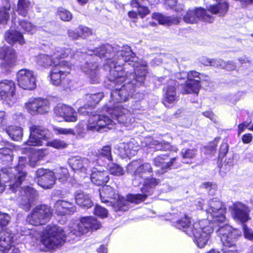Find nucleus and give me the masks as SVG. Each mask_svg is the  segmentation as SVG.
Returning <instances> with one entry per match:
<instances>
[{
  "mask_svg": "<svg viewBox=\"0 0 253 253\" xmlns=\"http://www.w3.org/2000/svg\"><path fill=\"white\" fill-rule=\"evenodd\" d=\"M98 65L96 63H86L83 68V71L88 74L92 84H96L99 82V77L97 72Z\"/></svg>",
  "mask_w": 253,
  "mask_h": 253,
  "instance_id": "31",
  "label": "nucleus"
},
{
  "mask_svg": "<svg viewBox=\"0 0 253 253\" xmlns=\"http://www.w3.org/2000/svg\"><path fill=\"white\" fill-rule=\"evenodd\" d=\"M90 171V179L95 185L99 186L107 183L109 179V174L107 171L104 170H98L97 169L93 168Z\"/></svg>",
  "mask_w": 253,
  "mask_h": 253,
  "instance_id": "27",
  "label": "nucleus"
},
{
  "mask_svg": "<svg viewBox=\"0 0 253 253\" xmlns=\"http://www.w3.org/2000/svg\"><path fill=\"white\" fill-rule=\"evenodd\" d=\"M118 149L122 157H131L136 154L138 146L135 144L134 140H131L127 143H120Z\"/></svg>",
  "mask_w": 253,
  "mask_h": 253,
  "instance_id": "26",
  "label": "nucleus"
},
{
  "mask_svg": "<svg viewBox=\"0 0 253 253\" xmlns=\"http://www.w3.org/2000/svg\"><path fill=\"white\" fill-rule=\"evenodd\" d=\"M242 139L244 143H249L252 141L253 135L250 133H246L243 135Z\"/></svg>",
  "mask_w": 253,
  "mask_h": 253,
  "instance_id": "62",
  "label": "nucleus"
},
{
  "mask_svg": "<svg viewBox=\"0 0 253 253\" xmlns=\"http://www.w3.org/2000/svg\"><path fill=\"white\" fill-rule=\"evenodd\" d=\"M216 233L220 237L221 241L222 237L225 236L227 237L228 241L233 242L234 245H236L237 239L241 235V232L240 230L233 229L231 226L227 224L219 227L216 231Z\"/></svg>",
  "mask_w": 253,
  "mask_h": 253,
  "instance_id": "23",
  "label": "nucleus"
},
{
  "mask_svg": "<svg viewBox=\"0 0 253 253\" xmlns=\"http://www.w3.org/2000/svg\"><path fill=\"white\" fill-rule=\"evenodd\" d=\"M138 13L141 17L143 18L149 13V10L145 6H140L138 7Z\"/></svg>",
  "mask_w": 253,
  "mask_h": 253,
  "instance_id": "57",
  "label": "nucleus"
},
{
  "mask_svg": "<svg viewBox=\"0 0 253 253\" xmlns=\"http://www.w3.org/2000/svg\"><path fill=\"white\" fill-rule=\"evenodd\" d=\"M75 200L76 203L80 206L89 208L93 206V202L88 194L78 193L75 196Z\"/></svg>",
  "mask_w": 253,
  "mask_h": 253,
  "instance_id": "36",
  "label": "nucleus"
},
{
  "mask_svg": "<svg viewBox=\"0 0 253 253\" xmlns=\"http://www.w3.org/2000/svg\"><path fill=\"white\" fill-rule=\"evenodd\" d=\"M9 5L0 6V24H5L9 18Z\"/></svg>",
  "mask_w": 253,
  "mask_h": 253,
  "instance_id": "44",
  "label": "nucleus"
},
{
  "mask_svg": "<svg viewBox=\"0 0 253 253\" xmlns=\"http://www.w3.org/2000/svg\"><path fill=\"white\" fill-rule=\"evenodd\" d=\"M38 156L39 155L37 153H34L29 157L28 161L30 166L34 167L37 165V163L39 161Z\"/></svg>",
  "mask_w": 253,
  "mask_h": 253,
  "instance_id": "54",
  "label": "nucleus"
},
{
  "mask_svg": "<svg viewBox=\"0 0 253 253\" xmlns=\"http://www.w3.org/2000/svg\"><path fill=\"white\" fill-rule=\"evenodd\" d=\"M87 115L90 116L91 114L92 116L89 118L88 120V123L87 125V129L91 131H99L101 129L108 127L112 123L109 117L104 114L94 115L92 113H89V111H86Z\"/></svg>",
  "mask_w": 253,
  "mask_h": 253,
  "instance_id": "13",
  "label": "nucleus"
},
{
  "mask_svg": "<svg viewBox=\"0 0 253 253\" xmlns=\"http://www.w3.org/2000/svg\"><path fill=\"white\" fill-rule=\"evenodd\" d=\"M169 156L168 155H160L153 159V165L161 169V172L156 171L160 174L166 172L173 165L176 160V158L174 157L170 159L169 162H165Z\"/></svg>",
  "mask_w": 253,
  "mask_h": 253,
  "instance_id": "24",
  "label": "nucleus"
},
{
  "mask_svg": "<svg viewBox=\"0 0 253 253\" xmlns=\"http://www.w3.org/2000/svg\"><path fill=\"white\" fill-rule=\"evenodd\" d=\"M92 52L100 58L106 57L108 59L110 57V54L112 52L115 54L112 59H108L105 66L106 68H110L109 80L114 84H121L127 80L126 78L127 74L123 70V65L125 66L124 69L129 65L133 67L134 72L130 74L133 79L130 82L128 81L121 88L117 87L113 90L111 93L110 104L105 106L103 109L119 123L126 126L132 124L134 119L131 117L129 111L121 105H116L115 103L126 101L131 95L134 86H139L144 83L147 74V64L145 62L140 64L138 62L134 53L127 45L120 47L107 44L95 48Z\"/></svg>",
  "mask_w": 253,
  "mask_h": 253,
  "instance_id": "1",
  "label": "nucleus"
},
{
  "mask_svg": "<svg viewBox=\"0 0 253 253\" xmlns=\"http://www.w3.org/2000/svg\"><path fill=\"white\" fill-rule=\"evenodd\" d=\"M104 97L103 92H98L97 93L87 94L86 99L89 102L88 106L93 107L95 106Z\"/></svg>",
  "mask_w": 253,
  "mask_h": 253,
  "instance_id": "41",
  "label": "nucleus"
},
{
  "mask_svg": "<svg viewBox=\"0 0 253 253\" xmlns=\"http://www.w3.org/2000/svg\"><path fill=\"white\" fill-rule=\"evenodd\" d=\"M6 132L11 139L15 140V126H8L6 129Z\"/></svg>",
  "mask_w": 253,
  "mask_h": 253,
  "instance_id": "56",
  "label": "nucleus"
},
{
  "mask_svg": "<svg viewBox=\"0 0 253 253\" xmlns=\"http://www.w3.org/2000/svg\"><path fill=\"white\" fill-rule=\"evenodd\" d=\"M16 178V176L12 172V169L11 168H3L0 171V180L4 182H10L12 180H14ZM9 189L13 192L15 193L16 186L15 185V181L13 183L9 185Z\"/></svg>",
  "mask_w": 253,
  "mask_h": 253,
  "instance_id": "29",
  "label": "nucleus"
},
{
  "mask_svg": "<svg viewBox=\"0 0 253 253\" xmlns=\"http://www.w3.org/2000/svg\"><path fill=\"white\" fill-rule=\"evenodd\" d=\"M37 183L44 189H50L55 184V177L52 171L39 169L36 172Z\"/></svg>",
  "mask_w": 253,
  "mask_h": 253,
  "instance_id": "18",
  "label": "nucleus"
},
{
  "mask_svg": "<svg viewBox=\"0 0 253 253\" xmlns=\"http://www.w3.org/2000/svg\"><path fill=\"white\" fill-rule=\"evenodd\" d=\"M152 17L157 20L159 24L163 25L177 24L181 19L180 16H166L160 13H154Z\"/></svg>",
  "mask_w": 253,
  "mask_h": 253,
  "instance_id": "32",
  "label": "nucleus"
},
{
  "mask_svg": "<svg viewBox=\"0 0 253 253\" xmlns=\"http://www.w3.org/2000/svg\"><path fill=\"white\" fill-rule=\"evenodd\" d=\"M5 40L10 45H13L16 42V29L11 28L7 31L4 36Z\"/></svg>",
  "mask_w": 253,
  "mask_h": 253,
  "instance_id": "45",
  "label": "nucleus"
},
{
  "mask_svg": "<svg viewBox=\"0 0 253 253\" xmlns=\"http://www.w3.org/2000/svg\"><path fill=\"white\" fill-rule=\"evenodd\" d=\"M54 133L57 135H75L74 130L71 128H63L60 127H53Z\"/></svg>",
  "mask_w": 253,
  "mask_h": 253,
  "instance_id": "46",
  "label": "nucleus"
},
{
  "mask_svg": "<svg viewBox=\"0 0 253 253\" xmlns=\"http://www.w3.org/2000/svg\"><path fill=\"white\" fill-rule=\"evenodd\" d=\"M144 179L143 186L141 188L143 194H129L127 195V199L131 203L138 204L144 201L148 195L152 194L153 190L161 182L159 179L154 177Z\"/></svg>",
  "mask_w": 253,
  "mask_h": 253,
  "instance_id": "8",
  "label": "nucleus"
},
{
  "mask_svg": "<svg viewBox=\"0 0 253 253\" xmlns=\"http://www.w3.org/2000/svg\"><path fill=\"white\" fill-rule=\"evenodd\" d=\"M236 67V65L233 61H229L226 62L225 69L228 71H232L235 70Z\"/></svg>",
  "mask_w": 253,
  "mask_h": 253,
  "instance_id": "61",
  "label": "nucleus"
},
{
  "mask_svg": "<svg viewBox=\"0 0 253 253\" xmlns=\"http://www.w3.org/2000/svg\"><path fill=\"white\" fill-rule=\"evenodd\" d=\"M63 228L57 225H47L42 232L41 242L48 250L62 246L66 239Z\"/></svg>",
  "mask_w": 253,
  "mask_h": 253,
  "instance_id": "3",
  "label": "nucleus"
},
{
  "mask_svg": "<svg viewBox=\"0 0 253 253\" xmlns=\"http://www.w3.org/2000/svg\"><path fill=\"white\" fill-rule=\"evenodd\" d=\"M18 86L25 90H33L36 87V77L33 72L28 69H22L17 73Z\"/></svg>",
  "mask_w": 253,
  "mask_h": 253,
  "instance_id": "12",
  "label": "nucleus"
},
{
  "mask_svg": "<svg viewBox=\"0 0 253 253\" xmlns=\"http://www.w3.org/2000/svg\"><path fill=\"white\" fill-rule=\"evenodd\" d=\"M108 169L111 174L119 176L125 174V170L120 165L115 163H111L108 165Z\"/></svg>",
  "mask_w": 253,
  "mask_h": 253,
  "instance_id": "43",
  "label": "nucleus"
},
{
  "mask_svg": "<svg viewBox=\"0 0 253 253\" xmlns=\"http://www.w3.org/2000/svg\"><path fill=\"white\" fill-rule=\"evenodd\" d=\"M15 92V84L13 81L3 80L0 82V96L10 105H13L16 100Z\"/></svg>",
  "mask_w": 253,
  "mask_h": 253,
  "instance_id": "15",
  "label": "nucleus"
},
{
  "mask_svg": "<svg viewBox=\"0 0 253 253\" xmlns=\"http://www.w3.org/2000/svg\"><path fill=\"white\" fill-rule=\"evenodd\" d=\"M94 213L96 216L104 218L107 216L108 211L107 209L97 205L94 208Z\"/></svg>",
  "mask_w": 253,
  "mask_h": 253,
  "instance_id": "49",
  "label": "nucleus"
},
{
  "mask_svg": "<svg viewBox=\"0 0 253 253\" xmlns=\"http://www.w3.org/2000/svg\"><path fill=\"white\" fill-rule=\"evenodd\" d=\"M54 176L55 181L58 179L59 181L64 182L67 180L68 177V170L66 168L59 167L54 169Z\"/></svg>",
  "mask_w": 253,
  "mask_h": 253,
  "instance_id": "39",
  "label": "nucleus"
},
{
  "mask_svg": "<svg viewBox=\"0 0 253 253\" xmlns=\"http://www.w3.org/2000/svg\"><path fill=\"white\" fill-rule=\"evenodd\" d=\"M228 145L226 143H222L220 146L219 150V156L224 157L228 152Z\"/></svg>",
  "mask_w": 253,
  "mask_h": 253,
  "instance_id": "58",
  "label": "nucleus"
},
{
  "mask_svg": "<svg viewBox=\"0 0 253 253\" xmlns=\"http://www.w3.org/2000/svg\"><path fill=\"white\" fill-rule=\"evenodd\" d=\"M68 163L74 170H78L84 173L90 171L91 163L87 158L79 156L73 157L69 159Z\"/></svg>",
  "mask_w": 253,
  "mask_h": 253,
  "instance_id": "20",
  "label": "nucleus"
},
{
  "mask_svg": "<svg viewBox=\"0 0 253 253\" xmlns=\"http://www.w3.org/2000/svg\"><path fill=\"white\" fill-rule=\"evenodd\" d=\"M229 8L228 3L223 1L215 4L210 5L208 8V13L217 15L218 16H224L227 12Z\"/></svg>",
  "mask_w": 253,
  "mask_h": 253,
  "instance_id": "30",
  "label": "nucleus"
},
{
  "mask_svg": "<svg viewBox=\"0 0 253 253\" xmlns=\"http://www.w3.org/2000/svg\"><path fill=\"white\" fill-rule=\"evenodd\" d=\"M56 116L64 119L66 122H73L77 121V113L71 107L58 104L54 109Z\"/></svg>",
  "mask_w": 253,
  "mask_h": 253,
  "instance_id": "22",
  "label": "nucleus"
},
{
  "mask_svg": "<svg viewBox=\"0 0 253 253\" xmlns=\"http://www.w3.org/2000/svg\"><path fill=\"white\" fill-rule=\"evenodd\" d=\"M243 229L244 237L246 239L253 241V230L245 224H243Z\"/></svg>",
  "mask_w": 253,
  "mask_h": 253,
  "instance_id": "52",
  "label": "nucleus"
},
{
  "mask_svg": "<svg viewBox=\"0 0 253 253\" xmlns=\"http://www.w3.org/2000/svg\"><path fill=\"white\" fill-rule=\"evenodd\" d=\"M101 224L95 217L87 216L82 217L79 223H73L69 227V236H80L87 233L90 229L100 228Z\"/></svg>",
  "mask_w": 253,
  "mask_h": 253,
  "instance_id": "5",
  "label": "nucleus"
},
{
  "mask_svg": "<svg viewBox=\"0 0 253 253\" xmlns=\"http://www.w3.org/2000/svg\"><path fill=\"white\" fill-rule=\"evenodd\" d=\"M33 2L31 0H18L17 5V12L23 16L27 15L29 10L32 7Z\"/></svg>",
  "mask_w": 253,
  "mask_h": 253,
  "instance_id": "37",
  "label": "nucleus"
},
{
  "mask_svg": "<svg viewBox=\"0 0 253 253\" xmlns=\"http://www.w3.org/2000/svg\"><path fill=\"white\" fill-rule=\"evenodd\" d=\"M28 162L29 161L26 157L19 158L18 165L17 166V184L21 183L25 179L26 172L23 170V168Z\"/></svg>",
  "mask_w": 253,
  "mask_h": 253,
  "instance_id": "35",
  "label": "nucleus"
},
{
  "mask_svg": "<svg viewBox=\"0 0 253 253\" xmlns=\"http://www.w3.org/2000/svg\"><path fill=\"white\" fill-rule=\"evenodd\" d=\"M13 160V152L7 148L0 149V160L4 164L11 162Z\"/></svg>",
  "mask_w": 253,
  "mask_h": 253,
  "instance_id": "38",
  "label": "nucleus"
},
{
  "mask_svg": "<svg viewBox=\"0 0 253 253\" xmlns=\"http://www.w3.org/2000/svg\"><path fill=\"white\" fill-rule=\"evenodd\" d=\"M232 214L234 218L244 223L249 220V213L250 210L245 205L240 202H237L233 204L230 207Z\"/></svg>",
  "mask_w": 253,
  "mask_h": 253,
  "instance_id": "21",
  "label": "nucleus"
},
{
  "mask_svg": "<svg viewBox=\"0 0 253 253\" xmlns=\"http://www.w3.org/2000/svg\"><path fill=\"white\" fill-rule=\"evenodd\" d=\"M214 17L208 11L201 7L195 10H189L183 17V20L188 23H196L199 20L206 22L211 23L214 21Z\"/></svg>",
  "mask_w": 253,
  "mask_h": 253,
  "instance_id": "14",
  "label": "nucleus"
},
{
  "mask_svg": "<svg viewBox=\"0 0 253 253\" xmlns=\"http://www.w3.org/2000/svg\"><path fill=\"white\" fill-rule=\"evenodd\" d=\"M19 26L24 30L27 32H32L33 27L30 22L27 21H22L19 22Z\"/></svg>",
  "mask_w": 253,
  "mask_h": 253,
  "instance_id": "53",
  "label": "nucleus"
},
{
  "mask_svg": "<svg viewBox=\"0 0 253 253\" xmlns=\"http://www.w3.org/2000/svg\"><path fill=\"white\" fill-rule=\"evenodd\" d=\"M205 209L208 215L207 219H202L191 224L190 218L185 215L178 220L175 226L186 232L189 236H193L195 242L199 248H204L209 240L213 229V223H223L225 221V208L219 200L212 199Z\"/></svg>",
  "mask_w": 253,
  "mask_h": 253,
  "instance_id": "2",
  "label": "nucleus"
},
{
  "mask_svg": "<svg viewBox=\"0 0 253 253\" xmlns=\"http://www.w3.org/2000/svg\"><path fill=\"white\" fill-rule=\"evenodd\" d=\"M57 64L52 67L50 75L51 82L55 85L61 84L71 68V64L65 60L58 62Z\"/></svg>",
  "mask_w": 253,
  "mask_h": 253,
  "instance_id": "11",
  "label": "nucleus"
},
{
  "mask_svg": "<svg viewBox=\"0 0 253 253\" xmlns=\"http://www.w3.org/2000/svg\"><path fill=\"white\" fill-rule=\"evenodd\" d=\"M202 114L204 116L209 118L210 119H211L212 121H215L216 120L215 116L211 112H210V111L204 112H203Z\"/></svg>",
  "mask_w": 253,
  "mask_h": 253,
  "instance_id": "64",
  "label": "nucleus"
},
{
  "mask_svg": "<svg viewBox=\"0 0 253 253\" xmlns=\"http://www.w3.org/2000/svg\"><path fill=\"white\" fill-rule=\"evenodd\" d=\"M20 192L22 198H25L24 203L21 204L22 208L26 211L29 210L31 206V203L36 196V191L29 187H26L22 188Z\"/></svg>",
  "mask_w": 253,
  "mask_h": 253,
  "instance_id": "28",
  "label": "nucleus"
},
{
  "mask_svg": "<svg viewBox=\"0 0 253 253\" xmlns=\"http://www.w3.org/2000/svg\"><path fill=\"white\" fill-rule=\"evenodd\" d=\"M74 56V54L70 48L56 47L53 54L51 57L46 54H40L37 57L36 61L37 64L42 67H47L52 66L53 67L56 65H58V62L62 61L58 59L59 57L64 58L70 56L72 58Z\"/></svg>",
  "mask_w": 253,
  "mask_h": 253,
  "instance_id": "6",
  "label": "nucleus"
},
{
  "mask_svg": "<svg viewBox=\"0 0 253 253\" xmlns=\"http://www.w3.org/2000/svg\"><path fill=\"white\" fill-rule=\"evenodd\" d=\"M180 154L183 159H192L196 157L197 150L195 149H183Z\"/></svg>",
  "mask_w": 253,
  "mask_h": 253,
  "instance_id": "47",
  "label": "nucleus"
},
{
  "mask_svg": "<svg viewBox=\"0 0 253 253\" xmlns=\"http://www.w3.org/2000/svg\"><path fill=\"white\" fill-rule=\"evenodd\" d=\"M68 34L69 37L73 40H76L78 39L79 37H81L79 30L78 31L74 30H69L68 32Z\"/></svg>",
  "mask_w": 253,
  "mask_h": 253,
  "instance_id": "60",
  "label": "nucleus"
},
{
  "mask_svg": "<svg viewBox=\"0 0 253 253\" xmlns=\"http://www.w3.org/2000/svg\"><path fill=\"white\" fill-rule=\"evenodd\" d=\"M54 207L56 213L60 215L71 214L76 211V207L73 203L66 200H58Z\"/></svg>",
  "mask_w": 253,
  "mask_h": 253,
  "instance_id": "25",
  "label": "nucleus"
},
{
  "mask_svg": "<svg viewBox=\"0 0 253 253\" xmlns=\"http://www.w3.org/2000/svg\"><path fill=\"white\" fill-rule=\"evenodd\" d=\"M51 216V210L45 205L37 206L27 216V221L29 224L38 226L44 224Z\"/></svg>",
  "mask_w": 253,
  "mask_h": 253,
  "instance_id": "9",
  "label": "nucleus"
},
{
  "mask_svg": "<svg viewBox=\"0 0 253 253\" xmlns=\"http://www.w3.org/2000/svg\"><path fill=\"white\" fill-rule=\"evenodd\" d=\"M226 62L220 59H214L212 66L220 68L221 69H225L226 66Z\"/></svg>",
  "mask_w": 253,
  "mask_h": 253,
  "instance_id": "55",
  "label": "nucleus"
},
{
  "mask_svg": "<svg viewBox=\"0 0 253 253\" xmlns=\"http://www.w3.org/2000/svg\"><path fill=\"white\" fill-rule=\"evenodd\" d=\"M48 145L56 149H62L67 146V144L64 141L58 139H54L49 142Z\"/></svg>",
  "mask_w": 253,
  "mask_h": 253,
  "instance_id": "50",
  "label": "nucleus"
},
{
  "mask_svg": "<svg viewBox=\"0 0 253 253\" xmlns=\"http://www.w3.org/2000/svg\"><path fill=\"white\" fill-rule=\"evenodd\" d=\"M127 172L131 175L134 184L137 185L141 182L147 175L153 173V168L151 164L144 163L139 165L137 161H133L127 166Z\"/></svg>",
  "mask_w": 253,
  "mask_h": 253,
  "instance_id": "7",
  "label": "nucleus"
},
{
  "mask_svg": "<svg viewBox=\"0 0 253 253\" xmlns=\"http://www.w3.org/2000/svg\"><path fill=\"white\" fill-rule=\"evenodd\" d=\"M30 134L28 142L29 146H37L42 145V140L44 139L47 133V130L42 126L33 125L30 128Z\"/></svg>",
  "mask_w": 253,
  "mask_h": 253,
  "instance_id": "17",
  "label": "nucleus"
},
{
  "mask_svg": "<svg viewBox=\"0 0 253 253\" xmlns=\"http://www.w3.org/2000/svg\"><path fill=\"white\" fill-rule=\"evenodd\" d=\"M163 102L166 106L169 107V104L173 103L177 100L175 87L174 86L169 85L166 87Z\"/></svg>",
  "mask_w": 253,
  "mask_h": 253,
  "instance_id": "33",
  "label": "nucleus"
},
{
  "mask_svg": "<svg viewBox=\"0 0 253 253\" xmlns=\"http://www.w3.org/2000/svg\"><path fill=\"white\" fill-rule=\"evenodd\" d=\"M14 233L9 229H4L0 232V251L1 252L7 253L11 249L14 251Z\"/></svg>",
  "mask_w": 253,
  "mask_h": 253,
  "instance_id": "19",
  "label": "nucleus"
},
{
  "mask_svg": "<svg viewBox=\"0 0 253 253\" xmlns=\"http://www.w3.org/2000/svg\"><path fill=\"white\" fill-rule=\"evenodd\" d=\"M58 14L60 19L64 21H69L72 18V15L69 11L61 8L58 10Z\"/></svg>",
  "mask_w": 253,
  "mask_h": 253,
  "instance_id": "48",
  "label": "nucleus"
},
{
  "mask_svg": "<svg viewBox=\"0 0 253 253\" xmlns=\"http://www.w3.org/2000/svg\"><path fill=\"white\" fill-rule=\"evenodd\" d=\"M78 29L80 37L83 39L92 35L91 30L87 27L81 26Z\"/></svg>",
  "mask_w": 253,
  "mask_h": 253,
  "instance_id": "51",
  "label": "nucleus"
},
{
  "mask_svg": "<svg viewBox=\"0 0 253 253\" xmlns=\"http://www.w3.org/2000/svg\"><path fill=\"white\" fill-rule=\"evenodd\" d=\"M214 59H209L206 57H202L200 59V62L204 65L206 66H212L213 63Z\"/></svg>",
  "mask_w": 253,
  "mask_h": 253,
  "instance_id": "59",
  "label": "nucleus"
},
{
  "mask_svg": "<svg viewBox=\"0 0 253 253\" xmlns=\"http://www.w3.org/2000/svg\"><path fill=\"white\" fill-rule=\"evenodd\" d=\"M222 243L223 253H237L236 245H234L233 242L228 241L227 237L223 236L222 237Z\"/></svg>",
  "mask_w": 253,
  "mask_h": 253,
  "instance_id": "40",
  "label": "nucleus"
},
{
  "mask_svg": "<svg viewBox=\"0 0 253 253\" xmlns=\"http://www.w3.org/2000/svg\"><path fill=\"white\" fill-rule=\"evenodd\" d=\"M187 80L184 84L181 85V92L183 94L198 93L201 88L200 82L203 75L195 71L188 73L183 72Z\"/></svg>",
  "mask_w": 253,
  "mask_h": 253,
  "instance_id": "10",
  "label": "nucleus"
},
{
  "mask_svg": "<svg viewBox=\"0 0 253 253\" xmlns=\"http://www.w3.org/2000/svg\"><path fill=\"white\" fill-rule=\"evenodd\" d=\"M99 194L102 203H113L112 207L115 211H126L128 209L129 203L130 202L127 197L126 199L120 196L112 187L109 185L103 186L99 190Z\"/></svg>",
  "mask_w": 253,
  "mask_h": 253,
  "instance_id": "4",
  "label": "nucleus"
},
{
  "mask_svg": "<svg viewBox=\"0 0 253 253\" xmlns=\"http://www.w3.org/2000/svg\"><path fill=\"white\" fill-rule=\"evenodd\" d=\"M96 156L99 158H104L109 161H112L111 154V148L110 146L107 145L103 147L98 152L96 153Z\"/></svg>",
  "mask_w": 253,
  "mask_h": 253,
  "instance_id": "42",
  "label": "nucleus"
},
{
  "mask_svg": "<svg viewBox=\"0 0 253 253\" xmlns=\"http://www.w3.org/2000/svg\"><path fill=\"white\" fill-rule=\"evenodd\" d=\"M149 147L154 148L156 151H173L176 152L178 150L175 147L171 146L168 142H160L156 140H152L149 144Z\"/></svg>",
  "mask_w": 253,
  "mask_h": 253,
  "instance_id": "34",
  "label": "nucleus"
},
{
  "mask_svg": "<svg viewBox=\"0 0 253 253\" xmlns=\"http://www.w3.org/2000/svg\"><path fill=\"white\" fill-rule=\"evenodd\" d=\"M25 107L28 111L33 115L37 114H44L48 112L49 105L46 99L40 98H32L25 104Z\"/></svg>",
  "mask_w": 253,
  "mask_h": 253,
  "instance_id": "16",
  "label": "nucleus"
},
{
  "mask_svg": "<svg viewBox=\"0 0 253 253\" xmlns=\"http://www.w3.org/2000/svg\"><path fill=\"white\" fill-rule=\"evenodd\" d=\"M7 215H2L0 212V226H4L8 223Z\"/></svg>",
  "mask_w": 253,
  "mask_h": 253,
  "instance_id": "63",
  "label": "nucleus"
}]
</instances>
